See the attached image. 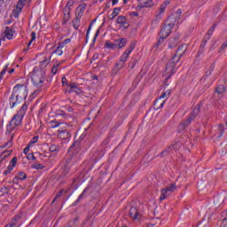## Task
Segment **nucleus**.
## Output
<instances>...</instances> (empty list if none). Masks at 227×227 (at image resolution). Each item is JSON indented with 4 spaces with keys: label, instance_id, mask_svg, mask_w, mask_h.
<instances>
[{
    "label": "nucleus",
    "instance_id": "39448f33",
    "mask_svg": "<svg viewBox=\"0 0 227 227\" xmlns=\"http://www.w3.org/2000/svg\"><path fill=\"white\" fill-rule=\"evenodd\" d=\"M27 112V104L24 103L17 114L12 117L11 124L14 125V127H19V125L22 123V120H24Z\"/></svg>",
    "mask_w": 227,
    "mask_h": 227
},
{
    "label": "nucleus",
    "instance_id": "49530a36",
    "mask_svg": "<svg viewBox=\"0 0 227 227\" xmlns=\"http://www.w3.org/2000/svg\"><path fill=\"white\" fill-rule=\"evenodd\" d=\"M32 169H43V165L39 163L32 164Z\"/></svg>",
    "mask_w": 227,
    "mask_h": 227
},
{
    "label": "nucleus",
    "instance_id": "a878e982",
    "mask_svg": "<svg viewBox=\"0 0 227 227\" xmlns=\"http://www.w3.org/2000/svg\"><path fill=\"white\" fill-rule=\"evenodd\" d=\"M120 12H121V8L115 7L110 15V20H114L120 15Z\"/></svg>",
    "mask_w": 227,
    "mask_h": 227
},
{
    "label": "nucleus",
    "instance_id": "5fc2aeb1",
    "mask_svg": "<svg viewBox=\"0 0 227 227\" xmlns=\"http://www.w3.org/2000/svg\"><path fill=\"white\" fill-rule=\"evenodd\" d=\"M62 85L63 86L68 85V81L67 80V77L62 78Z\"/></svg>",
    "mask_w": 227,
    "mask_h": 227
},
{
    "label": "nucleus",
    "instance_id": "e2e57ef3",
    "mask_svg": "<svg viewBox=\"0 0 227 227\" xmlns=\"http://www.w3.org/2000/svg\"><path fill=\"white\" fill-rule=\"evenodd\" d=\"M0 74H1L3 76H4V74H6V69H4Z\"/></svg>",
    "mask_w": 227,
    "mask_h": 227
},
{
    "label": "nucleus",
    "instance_id": "13d9d810",
    "mask_svg": "<svg viewBox=\"0 0 227 227\" xmlns=\"http://www.w3.org/2000/svg\"><path fill=\"white\" fill-rule=\"evenodd\" d=\"M118 4V0H112V6H116Z\"/></svg>",
    "mask_w": 227,
    "mask_h": 227
},
{
    "label": "nucleus",
    "instance_id": "412c9836",
    "mask_svg": "<svg viewBox=\"0 0 227 227\" xmlns=\"http://www.w3.org/2000/svg\"><path fill=\"white\" fill-rule=\"evenodd\" d=\"M115 43H117V49H123L127 46V38L115 39Z\"/></svg>",
    "mask_w": 227,
    "mask_h": 227
},
{
    "label": "nucleus",
    "instance_id": "4d7b16f0",
    "mask_svg": "<svg viewBox=\"0 0 227 227\" xmlns=\"http://www.w3.org/2000/svg\"><path fill=\"white\" fill-rule=\"evenodd\" d=\"M98 33H99V31L97 30V32H96V34H95V35H94V37H93L92 42H97V37L98 36Z\"/></svg>",
    "mask_w": 227,
    "mask_h": 227
},
{
    "label": "nucleus",
    "instance_id": "7c9ffc66",
    "mask_svg": "<svg viewBox=\"0 0 227 227\" xmlns=\"http://www.w3.org/2000/svg\"><path fill=\"white\" fill-rule=\"evenodd\" d=\"M49 151L51 153H58L59 152V145H51L50 147H49Z\"/></svg>",
    "mask_w": 227,
    "mask_h": 227
},
{
    "label": "nucleus",
    "instance_id": "c756f323",
    "mask_svg": "<svg viewBox=\"0 0 227 227\" xmlns=\"http://www.w3.org/2000/svg\"><path fill=\"white\" fill-rule=\"evenodd\" d=\"M215 91L218 95H223L226 91V87L224 85H219L216 87Z\"/></svg>",
    "mask_w": 227,
    "mask_h": 227
},
{
    "label": "nucleus",
    "instance_id": "79ce46f5",
    "mask_svg": "<svg viewBox=\"0 0 227 227\" xmlns=\"http://www.w3.org/2000/svg\"><path fill=\"white\" fill-rule=\"evenodd\" d=\"M166 73L169 74V75L167 76V79L164 80V84H166V86H169V84L168 83V81L171 79V75H173V72H168V71H165Z\"/></svg>",
    "mask_w": 227,
    "mask_h": 227
},
{
    "label": "nucleus",
    "instance_id": "ea45409f",
    "mask_svg": "<svg viewBox=\"0 0 227 227\" xmlns=\"http://www.w3.org/2000/svg\"><path fill=\"white\" fill-rule=\"evenodd\" d=\"M0 192L2 194H8L10 192V187L9 186H4L0 189Z\"/></svg>",
    "mask_w": 227,
    "mask_h": 227
},
{
    "label": "nucleus",
    "instance_id": "9b49d317",
    "mask_svg": "<svg viewBox=\"0 0 227 227\" xmlns=\"http://www.w3.org/2000/svg\"><path fill=\"white\" fill-rule=\"evenodd\" d=\"M116 22L119 24L120 27H123V29H127L129 28V26H130L125 16H119Z\"/></svg>",
    "mask_w": 227,
    "mask_h": 227
},
{
    "label": "nucleus",
    "instance_id": "f704fd0d",
    "mask_svg": "<svg viewBox=\"0 0 227 227\" xmlns=\"http://www.w3.org/2000/svg\"><path fill=\"white\" fill-rule=\"evenodd\" d=\"M53 54H57V56H63V48L59 47V44L56 50L53 51Z\"/></svg>",
    "mask_w": 227,
    "mask_h": 227
},
{
    "label": "nucleus",
    "instance_id": "bf43d9fd",
    "mask_svg": "<svg viewBox=\"0 0 227 227\" xmlns=\"http://www.w3.org/2000/svg\"><path fill=\"white\" fill-rule=\"evenodd\" d=\"M169 0H166L163 4H161L162 5H165V7L167 8L168 4H169Z\"/></svg>",
    "mask_w": 227,
    "mask_h": 227
},
{
    "label": "nucleus",
    "instance_id": "338daca9",
    "mask_svg": "<svg viewBox=\"0 0 227 227\" xmlns=\"http://www.w3.org/2000/svg\"><path fill=\"white\" fill-rule=\"evenodd\" d=\"M74 111V109L72 107L68 108V113H72Z\"/></svg>",
    "mask_w": 227,
    "mask_h": 227
},
{
    "label": "nucleus",
    "instance_id": "6e6552de",
    "mask_svg": "<svg viewBox=\"0 0 227 227\" xmlns=\"http://www.w3.org/2000/svg\"><path fill=\"white\" fill-rule=\"evenodd\" d=\"M181 58L182 54L176 52L169 63L167 65L166 72H172V74H175L176 72V63H179Z\"/></svg>",
    "mask_w": 227,
    "mask_h": 227
},
{
    "label": "nucleus",
    "instance_id": "4468645a",
    "mask_svg": "<svg viewBox=\"0 0 227 227\" xmlns=\"http://www.w3.org/2000/svg\"><path fill=\"white\" fill-rule=\"evenodd\" d=\"M166 12V5H162V4L160 6V13L156 15V19L152 22L153 26L159 24L160 22V19H162V13Z\"/></svg>",
    "mask_w": 227,
    "mask_h": 227
},
{
    "label": "nucleus",
    "instance_id": "69168bd1",
    "mask_svg": "<svg viewBox=\"0 0 227 227\" xmlns=\"http://www.w3.org/2000/svg\"><path fill=\"white\" fill-rule=\"evenodd\" d=\"M13 72H15L14 68H12L11 70H9V74H13Z\"/></svg>",
    "mask_w": 227,
    "mask_h": 227
},
{
    "label": "nucleus",
    "instance_id": "20e7f679",
    "mask_svg": "<svg viewBox=\"0 0 227 227\" xmlns=\"http://www.w3.org/2000/svg\"><path fill=\"white\" fill-rule=\"evenodd\" d=\"M32 84L36 88H42L45 82V70L40 67H34L31 75Z\"/></svg>",
    "mask_w": 227,
    "mask_h": 227
},
{
    "label": "nucleus",
    "instance_id": "aec40b11",
    "mask_svg": "<svg viewBox=\"0 0 227 227\" xmlns=\"http://www.w3.org/2000/svg\"><path fill=\"white\" fill-rule=\"evenodd\" d=\"M166 36L160 35V38L158 42L156 43L155 46L159 47L160 49H164L166 47Z\"/></svg>",
    "mask_w": 227,
    "mask_h": 227
},
{
    "label": "nucleus",
    "instance_id": "2eb2a0df",
    "mask_svg": "<svg viewBox=\"0 0 227 227\" xmlns=\"http://www.w3.org/2000/svg\"><path fill=\"white\" fill-rule=\"evenodd\" d=\"M179 149H180V144H178V143L173 144L168 149L161 152L160 154V157H162L164 155H168V153H169V152H171L173 150H179Z\"/></svg>",
    "mask_w": 227,
    "mask_h": 227
},
{
    "label": "nucleus",
    "instance_id": "4be33fe9",
    "mask_svg": "<svg viewBox=\"0 0 227 227\" xmlns=\"http://www.w3.org/2000/svg\"><path fill=\"white\" fill-rule=\"evenodd\" d=\"M187 51V45L186 44H181L178 46L177 51H176V53L177 54H181V57L184 56L185 54Z\"/></svg>",
    "mask_w": 227,
    "mask_h": 227
},
{
    "label": "nucleus",
    "instance_id": "f8f14e48",
    "mask_svg": "<svg viewBox=\"0 0 227 227\" xmlns=\"http://www.w3.org/2000/svg\"><path fill=\"white\" fill-rule=\"evenodd\" d=\"M180 43V35H176L174 37H170L168 40V49H174Z\"/></svg>",
    "mask_w": 227,
    "mask_h": 227
},
{
    "label": "nucleus",
    "instance_id": "de8ad7c7",
    "mask_svg": "<svg viewBox=\"0 0 227 227\" xmlns=\"http://www.w3.org/2000/svg\"><path fill=\"white\" fill-rule=\"evenodd\" d=\"M215 67V66L211 65L209 67V70L206 72V75L208 77L210 75H212V72H214V68Z\"/></svg>",
    "mask_w": 227,
    "mask_h": 227
},
{
    "label": "nucleus",
    "instance_id": "f03ea898",
    "mask_svg": "<svg viewBox=\"0 0 227 227\" xmlns=\"http://www.w3.org/2000/svg\"><path fill=\"white\" fill-rule=\"evenodd\" d=\"M180 17H182V9H178L168 17L167 23L163 25L160 35L168 38V36L171 35V31L175 24H178L180 22Z\"/></svg>",
    "mask_w": 227,
    "mask_h": 227
},
{
    "label": "nucleus",
    "instance_id": "8fccbe9b",
    "mask_svg": "<svg viewBox=\"0 0 227 227\" xmlns=\"http://www.w3.org/2000/svg\"><path fill=\"white\" fill-rule=\"evenodd\" d=\"M29 148H33V146H29V144L25 147V149L23 150V153H25V155H27V153H29Z\"/></svg>",
    "mask_w": 227,
    "mask_h": 227
},
{
    "label": "nucleus",
    "instance_id": "1a4fd4ad",
    "mask_svg": "<svg viewBox=\"0 0 227 227\" xmlns=\"http://www.w3.org/2000/svg\"><path fill=\"white\" fill-rule=\"evenodd\" d=\"M70 168H72V163L67 160L58 173L59 178H68L71 175Z\"/></svg>",
    "mask_w": 227,
    "mask_h": 227
},
{
    "label": "nucleus",
    "instance_id": "ddd939ff",
    "mask_svg": "<svg viewBox=\"0 0 227 227\" xmlns=\"http://www.w3.org/2000/svg\"><path fill=\"white\" fill-rule=\"evenodd\" d=\"M129 217L133 221H136L141 217V215L139 214V210H137V207H131L129 208Z\"/></svg>",
    "mask_w": 227,
    "mask_h": 227
},
{
    "label": "nucleus",
    "instance_id": "0e129e2a",
    "mask_svg": "<svg viewBox=\"0 0 227 227\" xmlns=\"http://www.w3.org/2000/svg\"><path fill=\"white\" fill-rule=\"evenodd\" d=\"M153 226H155V224H153V223H147L146 227H153Z\"/></svg>",
    "mask_w": 227,
    "mask_h": 227
},
{
    "label": "nucleus",
    "instance_id": "2f4dec72",
    "mask_svg": "<svg viewBox=\"0 0 227 227\" xmlns=\"http://www.w3.org/2000/svg\"><path fill=\"white\" fill-rule=\"evenodd\" d=\"M205 45H207V41H203L202 43L200 44V48L198 51V56H201L205 52Z\"/></svg>",
    "mask_w": 227,
    "mask_h": 227
},
{
    "label": "nucleus",
    "instance_id": "423d86ee",
    "mask_svg": "<svg viewBox=\"0 0 227 227\" xmlns=\"http://www.w3.org/2000/svg\"><path fill=\"white\" fill-rule=\"evenodd\" d=\"M200 113V106H195L193 110L191 112V114L188 115L187 120L181 122L179 125V130H185L187 127L192 123V120L195 119L196 116H198Z\"/></svg>",
    "mask_w": 227,
    "mask_h": 227
},
{
    "label": "nucleus",
    "instance_id": "09e8293b",
    "mask_svg": "<svg viewBox=\"0 0 227 227\" xmlns=\"http://www.w3.org/2000/svg\"><path fill=\"white\" fill-rule=\"evenodd\" d=\"M11 146H12V140H9L7 143L2 145L1 148H11Z\"/></svg>",
    "mask_w": 227,
    "mask_h": 227
},
{
    "label": "nucleus",
    "instance_id": "a211bd4d",
    "mask_svg": "<svg viewBox=\"0 0 227 227\" xmlns=\"http://www.w3.org/2000/svg\"><path fill=\"white\" fill-rule=\"evenodd\" d=\"M58 132V137H59V139H70L72 136L70 132H68V130L67 129H59Z\"/></svg>",
    "mask_w": 227,
    "mask_h": 227
},
{
    "label": "nucleus",
    "instance_id": "c9c22d12",
    "mask_svg": "<svg viewBox=\"0 0 227 227\" xmlns=\"http://www.w3.org/2000/svg\"><path fill=\"white\" fill-rule=\"evenodd\" d=\"M38 139H39L38 136H35L34 137H32L28 143V146H34L35 143H38Z\"/></svg>",
    "mask_w": 227,
    "mask_h": 227
},
{
    "label": "nucleus",
    "instance_id": "c03bdc74",
    "mask_svg": "<svg viewBox=\"0 0 227 227\" xmlns=\"http://www.w3.org/2000/svg\"><path fill=\"white\" fill-rule=\"evenodd\" d=\"M96 20H92L90 25L89 26V28H88L87 34H86V40H88V38H90V32L91 31V26H93V24H95Z\"/></svg>",
    "mask_w": 227,
    "mask_h": 227
},
{
    "label": "nucleus",
    "instance_id": "c85d7f7f",
    "mask_svg": "<svg viewBox=\"0 0 227 227\" xmlns=\"http://www.w3.org/2000/svg\"><path fill=\"white\" fill-rule=\"evenodd\" d=\"M169 95H171V90L168 89L166 91H163L159 98H161V100H168V98H169Z\"/></svg>",
    "mask_w": 227,
    "mask_h": 227
},
{
    "label": "nucleus",
    "instance_id": "b1692460",
    "mask_svg": "<svg viewBox=\"0 0 227 227\" xmlns=\"http://www.w3.org/2000/svg\"><path fill=\"white\" fill-rule=\"evenodd\" d=\"M69 93H81V90L78 88L75 83H71L69 84Z\"/></svg>",
    "mask_w": 227,
    "mask_h": 227
},
{
    "label": "nucleus",
    "instance_id": "9d476101",
    "mask_svg": "<svg viewBox=\"0 0 227 227\" xmlns=\"http://www.w3.org/2000/svg\"><path fill=\"white\" fill-rule=\"evenodd\" d=\"M15 166H17V157H13L12 159L7 168L4 171L3 175H4V176H6L7 175H10L12 171H13Z\"/></svg>",
    "mask_w": 227,
    "mask_h": 227
},
{
    "label": "nucleus",
    "instance_id": "58836bf2",
    "mask_svg": "<svg viewBox=\"0 0 227 227\" xmlns=\"http://www.w3.org/2000/svg\"><path fill=\"white\" fill-rule=\"evenodd\" d=\"M27 1V0H18L16 6L20 7V8H24V6H26Z\"/></svg>",
    "mask_w": 227,
    "mask_h": 227
},
{
    "label": "nucleus",
    "instance_id": "6ab92c4d",
    "mask_svg": "<svg viewBox=\"0 0 227 227\" xmlns=\"http://www.w3.org/2000/svg\"><path fill=\"white\" fill-rule=\"evenodd\" d=\"M81 150V144L79 142H74L68 150L69 153H77Z\"/></svg>",
    "mask_w": 227,
    "mask_h": 227
},
{
    "label": "nucleus",
    "instance_id": "864d4df0",
    "mask_svg": "<svg viewBox=\"0 0 227 227\" xmlns=\"http://www.w3.org/2000/svg\"><path fill=\"white\" fill-rule=\"evenodd\" d=\"M19 177L16 176L13 179L12 184H14L15 185H19Z\"/></svg>",
    "mask_w": 227,
    "mask_h": 227
},
{
    "label": "nucleus",
    "instance_id": "774afa93",
    "mask_svg": "<svg viewBox=\"0 0 227 227\" xmlns=\"http://www.w3.org/2000/svg\"><path fill=\"white\" fill-rule=\"evenodd\" d=\"M133 15H134L135 17H138L139 13H137V12H133Z\"/></svg>",
    "mask_w": 227,
    "mask_h": 227
},
{
    "label": "nucleus",
    "instance_id": "72a5a7b5",
    "mask_svg": "<svg viewBox=\"0 0 227 227\" xmlns=\"http://www.w3.org/2000/svg\"><path fill=\"white\" fill-rule=\"evenodd\" d=\"M214 31H215V25H213V26L207 30V34L206 35L205 38H207V40H208V36H212V35H214Z\"/></svg>",
    "mask_w": 227,
    "mask_h": 227
},
{
    "label": "nucleus",
    "instance_id": "7ed1b4c3",
    "mask_svg": "<svg viewBox=\"0 0 227 227\" xmlns=\"http://www.w3.org/2000/svg\"><path fill=\"white\" fill-rule=\"evenodd\" d=\"M137 43L136 41H132L129 43V47L121 54V56L119 59V62H117L115 64V68H116L117 72H120V70H121V68H123V65H125V63H127V59H129V57L132 54V52H134V49H136Z\"/></svg>",
    "mask_w": 227,
    "mask_h": 227
},
{
    "label": "nucleus",
    "instance_id": "cd10ccee",
    "mask_svg": "<svg viewBox=\"0 0 227 227\" xmlns=\"http://www.w3.org/2000/svg\"><path fill=\"white\" fill-rule=\"evenodd\" d=\"M22 9V7H19L18 5H16V8L12 11V15L14 19H19V15H20Z\"/></svg>",
    "mask_w": 227,
    "mask_h": 227
},
{
    "label": "nucleus",
    "instance_id": "f257e3e1",
    "mask_svg": "<svg viewBox=\"0 0 227 227\" xmlns=\"http://www.w3.org/2000/svg\"><path fill=\"white\" fill-rule=\"evenodd\" d=\"M27 93H28L27 85L16 84L13 87V90L9 100L11 109H13V107H17L19 104H22V102H24V100L27 98Z\"/></svg>",
    "mask_w": 227,
    "mask_h": 227
},
{
    "label": "nucleus",
    "instance_id": "f3484780",
    "mask_svg": "<svg viewBox=\"0 0 227 227\" xmlns=\"http://www.w3.org/2000/svg\"><path fill=\"white\" fill-rule=\"evenodd\" d=\"M164 104H166V99H162L160 98L155 99L153 107L155 111H159V109H162L164 107Z\"/></svg>",
    "mask_w": 227,
    "mask_h": 227
},
{
    "label": "nucleus",
    "instance_id": "a18cd8bd",
    "mask_svg": "<svg viewBox=\"0 0 227 227\" xmlns=\"http://www.w3.org/2000/svg\"><path fill=\"white\" fill-rule=\"evenodd\" d=\"M35 40H36V32H32L31 40L28 42V47L31 45V43H33V42H35Z\"/></svg>",
    "mask_w": 227,
    "mask_h": 227
},
{
    "label": "nucleus",
    "instance_id": "4c0bfd02",
    "mask_svg": "<svg viewBox=\"0 0 227 227\" xmlns=\"http://www.w3.org/2000/svg\"><path fill=\"white\" fill-rule=\"evenodd\" d=\"M51 125V129H58V127H59L61 125V123H59L58 121H50Z\"/></svg>",
    "mask_w": 227,
    "mask_h": 227
},
{
    "label": "nucleus",
    "instance_id": "37998d69",
    "mask_svg": "<svg viewBox=\"0 0 227 227\" xmlns=\"http://www.w3.org/2000/svg\"><path fill=\"white\" fill-rule=\"evenodd\" d=\"M86 192V189L81 193V195L77 198L76 201L73 203V205H77L84 198V193Z\"/></svg>",
    "mask_w": 227,
    "mask_h": 227
},
{
    "label": "nucleus",
    "instance_id": "680f3d73",
    "mask_svg": "<svg viewBox=\"0 0 227 227\" xmlns=\"http://www.w3.org/2000/svg\"><path fill=\"white\" fill-rule=\"evenodd\" d=\"M40 94V90H36L35 91H34V95H39Z\"/></svg>",
    "mask_w": 227,
    "mask_h": 227
},
{
    "label": "nucleus",
    "instance_id": "393cba45",
    "mask_svg": "<svg viewBox=\"0 0 227 227\" xmlns=\"http://www.w3.org/2000/svg\"><path fill=\"white\" fill-rule=\"evenodd\" d=\"M61 62L59 60H56L51 67L52 75H56L58 74V68H59Z\"/></svg>",
    "mask_w": 227,
    "mask_h": 227
},
{
    "label": "nucleus",
    "instance_id": "052dcab7",
    "mask_svg": "<svg viewBox=\"0 0 227 227\" xmlns=\"http://www.w3.org/2000/svg\"><path fill=\"white\" fill-rule=\"evenodd\" d=\"M226 47H227V41L223 43L222 49H226Z\"/></svg>",
    "mask_w": 227,
    "mask_h": 227
},
{
    "label": "nucleus",
    "instance_id": "bb28decb",
    "mask_svg": "<svg viewBox=\"0 0 227 227\" xmlns=\"http://www.w3.org/2000/svg\"><path fill=\"white\" fill-rule=\"evenodd\" d=\"M5 36L7 40H12L13 39V30L10 28V27H5Z\"/></svg>",
    "mask_w": 227,
    "mask_h": 227
},
{
    "label": "nucleus",
    "instance_id": "e433bc0d",
    "mask_svg": "<svg viewBox=\"0 0 227 227\" xmlns=\"http://www.w3.org/2000/svg\"><path fill=\"white\" fill-rule=\"evenodd\" d=\"M16 176L18 177L19 180H21V181L26 180L27 178V175H26V173L24 172H20Z\"/></svg>",
    "mask_w": 227,
    "mask_h": 227
},
{
    "label": "nucleus",
    "instance_id": "6e6d98bb",
    "mask_svg": "<svg viewBox=\"0 0 227 227\" xmlns=\"http://www.w3.org/2000/svg\"><path fill=\"white\" fill-rule=\"evenodd\" d=\"M74 3L68 2L67 4L66 5V10H70V6H73Z\"/></svg>",
    "mask_w": 227,
    "mask_h": 227
},
{
    "label": "nucleus",
    "instance_id": "603ef678",
    "mask_svg": "<svg viewBox=\"0 0 227 227\" xmlns=\"http://www.w3.org/2000/svg\"><path fill=\"white\" fill-rule=\"evenodd\" d=\"M61 194H63V191H60V192H59L56 194V196H55V198H54V200H53V202L56 201V200H58V198H61Z\"/></svg>",
    "mask_w": 227,
    "mask_h": 227
},
{
    "label": "nucleus",
    "instance_id": "dca6fc26",
    "mask_svg": "<svg viewBox=\"0 0 227 227\" xmlns=\"http://www.w3.org/2000/svg\"><path fill=\"white\" fill-rule=\"evenodd\" d=\"M137 3L140 8H152L153 6V1L152 0H137Z\"/></svg>",
    "mask_w": 227,
    "mask_h": 227
},
{
    "label": "nucleus",
    "instance_id": "3c124183",
    "mask_svg": "<svg viewBox=\"0 0 227 227\" xmlns=\"http://www.w3.org/2000/svg\"><path fill=\"white\" fill-rule=\"evenodd\" d=\"M27 159L28 160H35V159H36V158L35 157V154H33V153H28L27 156Z\"/></svg>",
    "mask_w": 227,
    "mask_h": 227
},
{
    "label": "nucleus",
    "instance_id": "473e14b6",
    "mask_svg": "<svg viewBox=\"0 0 227 227\" xmlns=\"http://www.w3.org/2000/svg\"><path fill=\"white\" fill-rule=\"evenodd\" d=\"M70 42H72V39L70 38L65 39L63 42L59 43V46L61 47L62 49H65V45H68Z\"/></svg>",
    "mask_w": 227,
    "mask_h": 227
},
{
    "label": "nucleus",
    "instance_id": "0eeeda50",
    "mask_svg": "<svg viewBox=\"0 0 227 227\" xmlns=\"http://www.w3.org/2000/svg\"><path fill=\"white\" fill-rule=\"evenodd\" d=\"M176 191V184L172 183L169 185L166 186L165 188L161 189L160 191V201H163V200H166L167 198H169Z\"/></svg>",
    "mask_w": 227,
    "mask_h": 227
},
{
    "label": "nucleus",
    "instance_id": "a19ab883",
    "mask_svg": "<svg viewBox=\"0 0 227 227\" xmlns=\"http://www.w3.org/2000/svg\"><path fill=\"white\" fill-rule=\"evenodd\" d=\"M218 129L220 130V134H219L218 137H223V136H224V125L220 124L218 126Z\"/></svg>",
    "mask_w": 227,
    "mask_h": 227
},
{
    "label": "nucleus",
    "instance_id": "5701e85b",
    "mask_svg": "<svg viewBox=\"0 0 227 227\" xmlns=\"http://www.w3.org/2000/svg\"><path fill=\"white\" fill-rule=\"evenodd\" d=\"M105 47L106 49H118L116 39L114 41V43H111V41H106Z\"/></svg>",
    "mask_w": 227,
    "mask_h": 227
}]
</instances>
